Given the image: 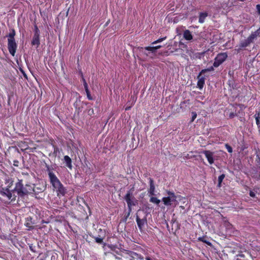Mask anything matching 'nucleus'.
Here are the masks:
<instances>
[{"mask_svg":"<svg viewBox=\"0 0 260 260\" xmlns=\"http://www.w3.org/2000/svg\"><path fill=\"white\" fill-rule=\"evenodd\" d=\"M158 43H159V41H158V40H156V41H155L153 42L152 43V44H156Z\"/></svg>","mask_w":260,"mask_h":260,"instance_id":"nucleus-52","label":"nucleus"},{"mask_svg":"<svg viewBox=\"0 0 260 260\" xmlns=\"http://www.w3.org/2000/svg\"><path fill=\"white\" fill-rule=\"evenodd\" d=\"M249 196L251 197L254 198V197H255V193L253 191H250V192H249Z\"/></svg>","mask_w":260,"mask_h":260,"instance_id":"nucleus-46","label":"nucleus"},{"mask_svg":"<svg viewBox=\"0 0 260 260\" xmlns=\"http://www.w3.org/2000/svg\"><path fill=\"white\" fill-rule=\"evenodd\" d=\"M244 148H242V150H244Z\"/></svg>","mask_w":260,"mask_h":260,"instance_id":"nucleus-58","label":"nucleus"},{"mask_svg":"<svg viewBox=\"0 0 260 260\" xmlns=\"http://www.w3.org/2000/svg\"><path fill=\"white\" fill-rule=\"evenodd\" d=\"M167 39V37H163V38H159L158 40V41H159V43L161 42L162 41H163L164 40H166Z\"/></svg>","mask_w":260,"mask_h":260,"instance_id":"nucleus-48","label":"nucleus"},{"mask_svg":"<svg viewBox=\"0 0 260 260\" xmlns=\"http://www.w3.org/2000/svg\"><path fill=\"white\" fill-rule=\"evenodd\" d=\"M253 43L252 40L248 37L246 39L240 42L239 46L240 48H245L250 45V44Z\"/></svg>","mask_w":260,"mask_h":260,"instance_id":"nucleus-16","label":"nucleus"},{"mask_svg":"<svg viewBox=\"0 0 260 260\" xmlns=\"http://www.w3.org/2000/svg\"><path fill=\"white\" fill-rule=\"evenodd\" d=\"M183 36L184 39L187 41H191L193 38L191 32L188 29H186L184 31Z\"/></svg>","mask_w":260,"mask_h":260,"instance_id":"nucleus-18","label":"nucleus"},{"mask_svg":"<svg viewBox=\"0 0 260 260\" xmlns=\"http://www.w3.org/2000/svg\"><path fill=\"white\" fill-rule=\"evenodd\" d=\"M145 258L146 260H151V258L149 256L146 257Z\"/></svg>","mask_w":260,"mask_h":260,"instance_id":"nucleus-56","label":"nucleus"},{"mask_svg":"<svg viewBox=\"0 0 260 260\" xmlns=\"http://www.w3.org/2000/svg\"><path fill=\"white\" fill-rule=\"evenodd\" d=\"M42 222V223H48V222L45 221L44 220H43Z\"/></svg>","mask_w":260,"mask_h":260,"instance_id":"nucleus-57","label":"nucleus"},{"mask_svg":"<svg viewBox=\"0 0 260 260\" xmlns=\"http://www.w3.org/2000/svg\"><path fill=\"white\" fill-rule=\"evenodd\" d=\"M237 116V114L235 112H231L229 115V117L230 119H232L234 118L235 116Z\"/></svg>","mask_w":260,"mask_h":260,"instance_id":"nucleus-38","label":"nucleus"},{"mask_svg":"<svg viewBox=\"0 0 260 260\" xmlns=\"http://www.w3.org/2000/svg\"><path fill=\"white\" fill-rule=\"evenodd\" d=\"M89 112H90L89 113V114H91V113H93V109H91L89 110Z\"/></svg>","mask_w":260,"mask_h":260,"instance_id":"nucleus-55","label":"nucleus"},{"mask_svg":"<svg viewBox=\"0 0 260 260\" xmlns=\"http://www.w3.org/2000/svg\"><path fill=\"white\" fill-rule=\"evenodd\" d=\"M255 161L256 162L257 166L260 168V155H259V154L256 155Z\"/></svg>","mask_w":260,"mask_h":260,"instance_id":"nucleus-33","label":"nucleus"},{"mask_svg":"<svg viewBox=\"0 0 260 260\" xmlns=\"http://www.w3.org/2000/svg\"><path fill=\"white\" fill-rule=\"evenodd\" d=\"M70 9V8H69L60 12L59 16H68Z\"/></svg>","mask_w":260,"mask_h":260,"instance_id":"nucleus-24","label":"nucleus"},{"mask_svg":"<svg viewBox=\"0 0 260 260\" xmlns=\"http://www.w3.org/2000/svg\"><path fill=\"white\" fill-rule=\"evenodd\" d=\"M150 187L148 190V193L150 196H154L155 194V187L154 180L151 178H149Z\"/></svg>","mask_w":260,"mask_h":260,"instance_id":"nucleus-15","label":"nucleus"},{"mask_svg":"<svg viewBox=\"0 0 260 260\" xmlns=\"http://www.w3.org/2000/svg\"><path fill=\"white\" fill-rule=\"evenodd\" d=\"M225 147L226 149H227V151L229 153H232L233 152V148H232V147L230 145H229L228 143L225 144Z\"/></svg>","mask_w":260,"mask_h":260,"instance_id":"nucleus-31","label":"nucleus"},{"mask_svg":"<svg viewBox=\"0 0 260 260\" xmlns=\"http://www.w3.org/2000/svg\"><path fill=\"white\" fill-rule=\"evenodd\" d=\"M20 71H21V73L22 74V75H23V77H24L25 78L27 79V75H26V74L25 73V72H24L23 70H22L21 69H20Z\"/></svg>","mask_w":260,"mask_h":260,"instance_id":"nucleus-44","label":"nucleus"},{"mask_svg":"<svg viewBox=\"0 0 260 260\" xmlns=\"http://www.w3.org/2000/svg\"><path fill=\"white\" fill-rule=\"evenodd\" d=\"M191 115H192V117H191V119L190 120V122H192L195 120V119L197 118V114L196 112H192Z\"/></svg>","mask_w":260,"mask_h":260,"instance_id":"nucleus-32","label":"nucleus"},{"mask_svg":"<svg viewBox=\"0 0 260 260\" xmlns=\"http://www.w3.org/2000/svg\"><path fill=\"white\" fill-rule=\"evenodd\" d=\"M16 33L14 29L11 30L10 32L7 36L8 37V49L10 54L14 56L17 48V45L15 42V36Z\"/></svg>","mask_w":260,"mask_h":260,"instance_id":"nucleus-3","label":"nucleus"},{"mask_svg":"<svg viewBox=\"0 0 260 260\" xmlns=\"http://www.w3.org/2000/svg\"><path fill=\"white\" fill-rule=\"evenodd\" d=\"M109 22H110V20H108L107 21L106 24L104 25V26H107L108 25Z\"/></svg>","mask_w":260,"mask_h":260,"instance_id":"nucleus-53","label":"nucleus"},{"mask_svg":"<svg viewBox=\"0 0 260 260\" xmlns=\"http://www.w3.org/2000/svg\"><path fill=\"white\" fill-rule=\"evenodd\" d=\"M235 105L239 106L241 110L244 109L246 108V107L242 104H235Z\"/></svg>","mask_w":260,"mask_h":260,"instance_id":"nucleus-39","label":"nucleus"},{"mask_svg":"<svg viewBox=\"0 0 260 260\" xmlns=\"http://www.w3.org/2000/svg\"><path fill=\"white\" fill-rule=\"evenodd\" d=\"M22 180L18 179V181L15 184V187L12 189L14 193L17 192L18 196L20 197H23L24 196L27 195V191L24 189Z\"/></svg>","mask_w":260,"mask_h":260,"instance_id":"nucleus-6","label":"nucleus"},{"mask_svg":"<svg viewBox=\"0 0 260 260\" xmlns=\"http://www.w3.org/2000/svg\"><path fill=\"white\" fill-rule=\"evenodd\" d=\"M132 211V209L131 210H129V209H128V212H127V214L124 216L125 221H126L127 219L129 217Z\"/></svg>","mask_w":260,"mask_h":260,"instance_id":"nucleus-36","label":"nucleus"},{"mask_svg":"<svg viewBox=\"0 0 260 260\" xmlns=\"http://www.w3.org/2000/svg\"><path fill=\"white\" fill-rule=\"evenodd\" d=\"M136 100H137V98L136 96H131V101H132V105H133L135 104Z\"/></svg>","mask_w":260,"mask_h":260,"instance_id":"nucleus-40","label":"nucleus"},{"mask_svg":"<svg viewBox=\"0 0 260 260\" xmlns=\"http://www.w3.org/2000/svg\"><path fill=\"white\" fill-rule=\"evenodd\" d=\"M131 258L129 260H134L135 259H138V257L139 254L132 251H128L127 253Z\"/></svg>","mask_w":260,"mask_h":260,"instance_id":"nucleus-22","label":"nucleus"},{"mask_svg":"<svg viewBox=\"0 0 260 260\" xmlns=\"http://www.w3.org/2000/svg\"><path fill=\"white\" fill-rule=\"evenodd\" d=\"M64 161L66 163V166L70 170L72 169V159L68 155H65L63 158Z\"/></svg>","mask_w":260,"mask_h":260,"instance_id":"nucleus-19","label":"nucleus"},{"mask_svg":"<svg viewBox=\"0 0 260 260\" xmlns=\"http://www.w3.org/2000/svg\"><path fill=\"white\" fill-rule=\"evenodd\" d=\"M124 199L126 201L128 209H129V210L132 209L133 206H136L138 204V201L133 196L131 190L127 191L124 197Z\"/></svg>","mask_w":260,"mask_h":260,"instance_id":"nucleus-4","label":"nucleus"},{"mask_svg":"<svg viewBox=\"0 0 260 260\" xmlns=\"http://www.w3.org/2000/svg\"><path fill=\"white\" fill-rule=\"evenodd\" d=\"M167 194L168 197H164L162 199L164 205L167 206H170L174 203V207L176 206L178 204V202L177 201V196L174 192L168 191Z\"/></svg>","mask_w":260,"mask_h":260,"instance_id":"nucleus-5","label":"nucleus"},{"mask_svg":"<svg viewBox=\"0 0 260 260\" xmlns=\"http://www.w3.org/2000/svg\"><path fill=\"white\" fill-rule=\"evenodd\" d=\"M45 188L44 186H42L40 187H38L34 185L33 194L35 196L36 198L40 199L42 198L41 197L39 196V194L40 193L43 192L45 190Z\"/></svg>","mask_w":260,"mask_h":260,"instance_id":"nucleus-14","label":"nucleus"},{"mask_svg":"<svg viewBox=\"0 0 260 260\" xmlns=\"http://www.w3.org/2000/svg\"><path fill=\"white\" fill-rule=\"evenodd\" d=\"M34 223L31 217L29 216L25 218L24 225L27 228L28 230H32L35 229V226H34Z\"/></svg>","mask_w":260,"mask_h":260,"instance_id":"nucleus-13","label":"nucleus"},{"mask_svg":"<svg viewBox=\"0 0 260 260\" xmlns=\"http://www.w3.org/2000/svg\"><path fill=\"white\" fill-rule=\"evenodd\" d=\"M31 44L32 45H37V47L40 45V35H34L32 40L31 41Z\"/></svg>","mask_w":260,"mask_h":260,"instance_id":"nucleus-20","label":"nucleus"},{"mask_svg":"<svg viewBox=\"0 0 260 260\" xmlns=\"http://www.w3.org/2000/svg\"><path fill=\"white\" fill-rule=\"evenodd\" d=\"M150 202L158 205L160 202V200L158 199L156 197H152L150 199Z\"/></svg>","mask_w":260,"mask_h":260,"instance_id":"nucleus-25","label":"nucleus"},{"mask_svg":"<svg viewBox=\"0 0 260 260\" xmlns=\"http://www.w3.org/2000/svg\"><path fill=\"white\" fill-rule=\"evenodd\" d=\"M46 168L50 182L53 188V190L56 191L57 196L59 198L64 197L67 192V189L63 186L59 179L54 173L53 168L47 164L46 165Z\"/></svg>","mask_w":260,"mask_h":260,"instance_id":"nucleus-1","label":"nucleus"},{"mask_svg":"<svg viewBox=\"0 0 260 260\" xmlns=\"http://www.w3.org/2000/svg\"><path fill=\"white\" fill-rule=\"evenodd\" d=\"M13 165L15 166V167H19V161L18 160H14L13 161Z\"/></svg>","mask_w":260,"mask_h":260,"instance_id":"nucleus-42","label":"nucleus"},{"mask_svg":"<svg viewBox=\"0 0 260 260\" xmlns=\"http://www.w3.org/2000/svg\"><path fill=\"white\" fill-rule=\"evenodd\" d=\"M34 185V184H32V185L28 184H25L24 189L27 191V194L33 193Z\"/></svg>","mask_w":260,"mask_h":260,"instance_id":"nucleus-21","label":"nucleus"},{"mask_svg":"<svg viewBox=\"0 0 260 260\" xmlns=\"http://www.w3.org/2000/svg\"><path fill=\"white\" fill-rule=\"evenodd\" d=\"M29 249L32 252H36V247L35 246H34L33 244H29Z\"/></svg>","mask_w":260,"mask_h":260,"instance_id":"nucleus-35","label":"nucleus"},{"mask_svg":"<svg viewBox=\"0 0 260 260\" xmlns=\"http://www.w3.org/2000/svg\"><path fill=\"white\" fill-rule=\"evenodd\" d=\"M224 224H225V226L228 229H230L232 226V224L229 221H225Z\"/></svg>","mask_w":260,"mask_h":260,"instance_id":"nucleus-41","label":"nucleus"},{"mask_svg":"<svg viewBox=\"0 0 260 260\" xmlns=\"http://www.w3.org/2000/svg\"><path fill=\"white\" fill-rule=\"evenodd\" d=\"M198 240L199 241H201L207 244L209 246L211 245V243L207 240V237L206 236L200 237L198 238Z\"/></svg>","mask_w":260,"mask_h":260,"instance_id":"nucleus-23","label":"nucleus"},{"mask_svg":"<svg viewBox=\"0 0 260 260\" xmlns=\"http://www.w3.org/2000/svg\"><path fill=\"white\" fill-rule=\"evenodd\" d=\"M131 108V106H129V107H126L125 109V111H128L129 110H130Z\"/></svg>","mask_w":260,"mask_h":260,"instance_id":"nucleus-54","label":"nucleus"},{"mask_svg":"<svg viewBox=\"0 0 260 260\" xmlns=\"http://www.w3.org/2000/svg\"><path fill=\"white\" fill-rule=\"evenodd\" d=\"M34 34L35 35H40V30L36 24H35V25H34Z\"/></svg>","mask_w":260,"mask_h":260,"instance_id":"nucleus-34","label":"nucleus"},{"mask_svg":"<svg viewBox=\"0 0 260 260\" xmlns=\"http://www.w3.org/2000/svg\"><path fill=\"white\" fill-rule=\"evenodd\" d=\"M203 153L205 155L207 158L208 162L212 165L214 163V159L213 158L214 152L210 151V150H204L203 151Z\"/></svg>","mask_w":260,"mask_h":260,"instance_id":"nucleus-12","label":"nucleus"},{"mask_svg":"<svg viewBox=\"0 0 260 260\" xmlns=\"http://www.w3.org/2000/svg\"><path fill=\"white\" fill-rule=\"evenodd\" d=\"M225 178V175L224 174H221L220 175L218 178V186L220 187L221 186V184L223 180V179Z\"/></svg>","mask_w":260,"mask_h":260,"instance_id":"nucleus-29","label":"nucleus"},{"mask_svg":"<svg viewBox=\"0 0 260 260\" xmlns=\"http://www.w3.org/2000/svg\"><path fill=\"white\" fill-rule=\"evenodd\" d=\"M79 74H80V75L81 76V78L84 77V76H83V73H82V72L81 70H80L79 71Z\"/></svg>","mask_w":260,"mask_h":260,"instance_id":"nucleus-51","label":"nucleus"},{"mask_svg":"<svg viewBox=\"0 0 260 260\" xmlns=\"http://www.w3.org/2000/svg\"><path fill=\"white\" fill-rule=\"evenodd\" d=\"M249 37L254 42L255 40H256L260 37V27L256 30L252 32Z\"/></svg>","mask_w":260,"mask_h":260,"instance_id":"nucleus-17","label":"nucleus"},{"mask_svg":"<svg viewBox=\"0 0 260 260\" xmlns=\"http://www.w3.org/2000/svg\"><path fill=\"white\" fill-rule=\"evenodd\" d=\"M138 258L140 260H144V257L140 254L138 255Z\"/></svg>","mask_w":260,"mask_h":260,"instance_id":"nucleus-49","label":"nucleus"},{"mask_svg":"<svg viewBox=\"0 0 260 260\" xmlns=\"http://www.w3.org/2000/svg\"><path fill=\"white\" fill-rule=\"evenodd\" d=\"M161 47V45H158V46H153V47H151V46H148V47H145L144 48V49L145 50H147L148 51H150V52H145V54H146V56H149L150 57H151V58H153V56H151L150 55V53H152L153 54V55H155V53L156 52V50L159 48H160Z\"/></svg>","mask_w":260,"mask_h":260,"instance_id":"nucleus-8","label":"nucleus"},{"mask_svg":"<svg viewBox=\"0 0 260 260\" xmlns=\"http://www.w3.org/2000/svg\"><path fill=\"white\" fill-rule=\"evenodd\" d=\"M256 9L258 14L260 15V4H258L256 6Z\"/></svg>","mask_w":260,"mask_h":260,"instance_id":"nucleus-43","label":"nucleus"},{"mask_svg":"<svg viewBox=\"0 0 260 260\" xmlns=\"http://www.w3.org/2000/svg\"><path fill=\"white\" fill-rule=\"evenodd\" d=\"M203 73H201V72L199 73L197 79V87L200 89H202L205 85V78L202 76Z\"/></svg>","mask_w":260,"mask_h":260,"instance_id":"nucleus-10","label":"nucleus"},{"mask_svg":"<svg viewBox=\"0 0 260 260\" xmlns=\"http://www.w3.org/2000/svg\"><path fill=\"white\" fill-rule=\"evenodd\" d=\"M199 21L200 23H203L204 22V20H205V18L206 17H199Z\"/></svg>","mask_w":260,"mask_h":260,"instance_id":"nucleus-45","label":"nucleus"},{"mask_svg":"<svg viewBox=\"0 0 260 260\" xmlns=\"http://www.w3.org/2000/svg\"><path fill=\"white\" fill-rule=\"evenodd\" d=\"M93 238H94L95 241L97 243L102 244L103 242L104 237H101L100 236H99L94 237Z\"/></svg>","mask_w":260,"mask_h":260,"instance_id":"nucleus-30","label":"nucleus"},{"mask_svg":"<svg viewBox=\"0 0 260 260\" xmlns=\"http://www.w3.org/2000/svg\"><path fill=\"white\" fill-rule=\"evenodd\" d=\"M207 12H202L200 13L199 16H207Z\"/></svg>","mask_w":260,"mask_h":260,"instance_id":"nucleus-47","label":"nucleus"},{"mask_svg":"<svg viewBox=\"0 0 260 260\" xmlns=\"http://www.w3.org/2000/svg\"><path fill=\"white\" fill-rule=\"evenodd\" d=\"M84 89H85L86 95H87V99L89 100H93V98H92V96L90 94V91H89V90L88 89V87H86V88H84Z\"/></svg>","mask_w":260,"mask_h":260,"instance_id":"nucleus-27","label":"nucleus"},{"mask_svg":"<svg viewBox=\"0 0 260 260\" xmlns=\"http://www.w3.org/2000/svg\"><path fill=\"white\" fill-rule=\"evenodd\" d=\"M13 180L9 177L5 179L6 186L1 185L0 187V199L5 203H10L16 201V196L14 193L12 187Z\"/></svg>","mask_w":260,"mask_h":260,"instance_id":"nucleus-2","label":"nucleus"},{"mask_svg":"<svg viewBox=\"0 0 260 260\" xmlns=\"http://www.w3.org/2000/svg\"><path fill=\"white\" fill-rule=\"evenodd\" d=\"M81 78H82V82L83 83L84 87V88L88 87V84H87V82H86L84 77H82Z\"/></svg>","mask_w":260,"mask_h":260,"instance_id":"nucleus-37","label":"nucleus"},{"mask_svg":"<svg viewBox=\"0 0 260 260\" xmlns=\"http://www.w3.org/2000/svg\"><path fill=\"white\" fill-rule=\"evenodd\" d=\"M74 106L75 108V114L79 115L80 113L82 111V107H78L77 102L74 104Z\"/></svg>","mask_w":260,"mask_h":260,"instance_id":"nucleus-26","label":"nucleus"},{"mask_svg":"<svg viewBox=\"0 0 260 260\" xmlns=\"http://www.w3.org/2000/svg\"><path fill=\"white\" fill-rule=\"evenodd\" d=\"M136 222L138 226L140 231H142L145 224H147V221L146 217L141 219L138 215H136Z\"/></svg>","mask_w":260,"mask_h":260,"instance_id":"nucleus-11","label":"nucleus"},{"mask_svg":"<svg viewBox=\"0 0 260 260\" xmlns=\"http://www.w3.org/2000/svg\"><path fill=\"white\" fill-rule=\"evenodd\" d=\"M228 54L226 52H221L218 53L214 59L213 66L215 68L218 67L221 64L228 58Z\"/></svg>","mask_w":260,"mask_h":260,"instance_id":"nucleus-7","label":"nucleus"},{"mask_svg":"<svg viewBox=\"0 0 260 260\" xmlns=\"http://www.w3.org/2000/svg\"><path fill=\"white\" fill-rule=\"evenodd\" d=\"M138 258L140 260H144V257L140 254L138 255Z\"/></svg>","mask_w":260,"mask_h":260,"instance_id":"nucleus-50","label":"nucleus"},{"mask_svg":"<svg viewBox=\"0 0 260 260\" xmlns=\"http://www.w3.org/2000/svg\"><path fill=\"white\" fill-rule=\"evenodd\" d=\"M214 67L213 66H211L207 69H203L201 70V73H203L204 74L206 72L213 71L214 70Z\"/></svg>","mask_w":260,"mask_h":260,"instance_id":"nucleus-28","label":"nucleus"},{"mask_svg":"<svg viewBox=\"0 0 260 260\" xmlns=\"http://www.w3.org/2000/svg\"><path fill=\"white\" fill-rule=\"evenodd\" d=\"M51 142L50 144L53 148V152L52 153V155L53 157H57L58 158H60V153L62 151V149H59L56 145H55L54 143V141L53 140H50Z\"/></svg>","mask_w":260,"mask_h":260,"instance_id":"nucleus-9","label":"nucleus"}]
</instances>
